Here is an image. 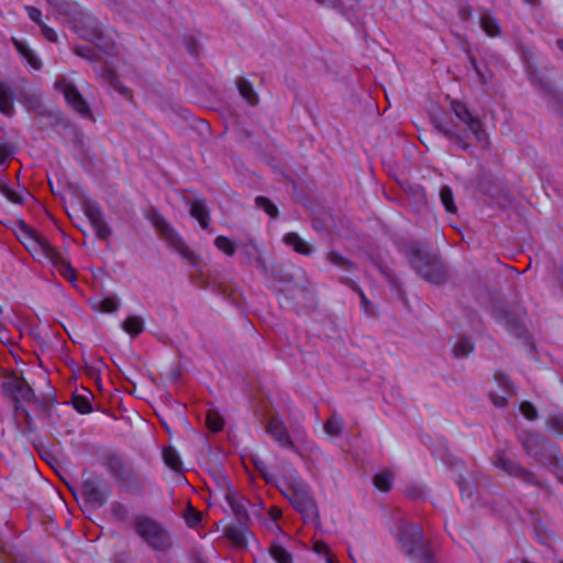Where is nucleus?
<instances>
[{
  "mask_svg": "<svg viewBox=\"0 0 563 563\" xmlns=\"http://www.w3.org/2000/svg\"><path fill=\"white\" fill-rule=\"evenodd\" d=\"M8 153L4 147L0 146V164L7 159Z\"/></svg>",
  "mask_w": 563,
  "mask_h": 563,
  "instance_id": "nucleus-45",
  "label": "nucleus"
},
{
  "mask_svg": "<svg viewBox=\"0 0 563 563\" xmlns=\"http://www.w3.org/2000/svg\"><path fill=\"white\" fill-rule=\"evenodd\" d=\"M474 69H476L477 75H481L479 69H477V66L474 65Z\"/></svg>",
  "mask_w": 563,
  "mask_h": 563,
  "instance_id": "nucleus-54",
  "label": "nucleus"
},
{
  "mask_svg": "<svg viewBox=\"0 0 563 563\" xmlns=\"http://www.w3.org/2000/svg\"><path fill=\"white\" fill-rule=\"evenodd\" d=\"M440 199L448 212L454 213L456 211V207L454 205V199H453V192L450 187L444 186L441 188Z\"/></svg>",
  "mask_w": 563,
  "mask_h": 563,
  "instance_id": "nucleus-30",
  "label": "nucleus"
},
{
  "mask_svg": "<svg viewBox=\"0 0 563 563\" xmlns=\"http://www.w3.org/2000/svg\"><path fill=\"white\" fill-rule=\"evenodd\" d=\"M112 511L121 520H124L128 516V509L121 505L113 506Z\"/></svg>",
  "mask_w": 563,
  "mask_h": 563,
  "instance_id": "nucleus-42",
  "label": "nucleus"
},
{
  "mask_svg": "<svg viewBox=\"0 0 563 563\" xmlns=\"http://www.w3.org/2000/svg\"><path fill=\"white\" fill-rule=\"evenodd\" d=\"M283 240L288 246L292 247L297 253L303 255H308L311 253L310 245L296 233H287L285 234Z\"/></svg>",
  "mask_w": 563,
  "mask_h": 563,
  "instance_id": "nucleus-18",
  "label": "nucleus"
},
{
  "mask_svg": "<svg viewBox=\"0 0 563 563\" xmlns=\"http://www.w3.org/2000/svg\"><path fill=\"white\" fill-rule=\"evenodd\" d=\"M190 214L203 229L208 228L209 211L202 199L196 198L190 201Z\"/></svg>",
  "mask_w": 563,
  "mask_h": 563,
  "instance_id": "nucleus-16",
  "label": "nucleus"
},
{
  "mask_svg": "<svg viewBox=\"0 0 563 563\" xmlns=\"http://www.w3.org/2000/svg\"><path fill=\"white\" fill-rule=\"evenodd\" d=\"M256 206L258 208L263 209L272 218H276L278 216L277 207L271 200H268L265 197H257L256 198Z\"/></svg>",
  "mask_w": 563,
  "mask_h": 563,
  "instance_id": "nucleus-32",
  "label": "nucleus"
},
{
  "mask_svg": "<svg viewBox=\"0 0 563 563\" xmlns=\"http://www.w3.org/2000/svg\"><path fill=\"white\" fill-rule=\"evenodd\" d=\"M12 44L18 51L21 58L24 60L26 66L32 70H40L43 66V63L38 55L30 47L27 42L23 40H19L16 37H12Z\"/></svg>",
  "mask_w": 563,
  "mask_h": 563,
  "instance_id": "nucleus-12",
  "label": "nucleus"
},
{
  "mask_svg": "<svg viewBox=\"0 0 563 563\" xmlns=\"http://www.w3.org/2000/svg\"><path fill=\"white\" fill-rule=\"evenodd\" d=\"M136 533L153 549L165 550L169 545L166 530L154 519L139 516L135 519Z\"/></svg>",
  "mask_w": 563,
  "mask_h": 563,
  "instance_id": "nucleus-5",
  "label": "nucleus"
},
{
  "mask_svg": "<svg viewBox=\"0 0 563 563\" xmlns=\"http://www.w3.org/2000/svg\"><path fill=\"white\" fill-rule=\"evenodd\" d=\"M343 420L341 417L334 415L332 416L324 424V431L329 435L336 437L339 435L343 430Z\"/></svg>",
  "mask_w": 563,
  "mask_h": 563,
  "instance_id": "nucleus-29",
  "label": "nucleus"
},
{
  "mask_svg": "<svg viewBox=\"0 0 563 563\" xmlns=\"http://www.w3.org/2000/svg\"><path fill=\"white\" fill-rule=\"evenodd\" d=\"M56 88L63 92L67 103L77 112L86 115L89 113V107L82 99L78 90L66 79L63 78L55 82Z\"/></svg>",
  "mask_w": 563,
  "mask_h": 563,
  "instance_id": "nucleus-9",
  "label": "nucleus"
},
{
  "mask_svg": "<svg viewBox=\"0 0 563 563\" xmlns=\"http://www.w3.org/2000/svg\"><path fill=\"white\" fill-rule=\"evenodd\" d=\"M155 225L163 239L181 256L189 261L194 258V253L187 247L181 236L164 219L157 218Z\"/></svg>",
  "mask_w": 563,
  "mask_h": 563,
  "instance_id": "nucleus-8",
  "label": "nucleus"
},
{
  "mask_svg": "<svg viewBox=\"0 0 563 563\" xmlns=\"http://www.w3.org/2000/svg\"><path fill=\"white\" fill-rule=\"evenodd\" d=\"M527 3L529 4H533L536 2V0H525Z\"/></svg>",
  "mask_w": 563,
  "mask_h": 563,
  "instance_id": "nucleus-52",
  "label": "nucleus"
},
{
  "mask_svg": "<svg viewBox=\"0 0 563 563\" xmlns=\"http://www.w3.org/2000/svg\"><path fill=\"white\" fill-rule=\"evenodd\" d=\"M41 32L43 34V36L49 41V42H57V34L56 32L49 27L48 25H46L45 23H43L41 26Z\"/></svg>",
  "mask_w": 563,
  "mask_h": 563,
  "instance_id": "nucleus-40",
  "label": "nucleus"
},
{
  "mask_svg": "<svg viewBox=\"0 0 563 563\" xmlns=\"http://www.w3.org/2000/svg\"><path fill=\"white\" fill-rule=\"evenodd\" d=\"M561 563H563V561Z\"/></svg>",
  "mask_w": 563,
  "mask_h": 563,
  "instance_id": "nucleus-57",
  "label": "nucleus"
},
{
  "mask_svg": "<svg viewBox=\"0 0 563 563\" xmlns=\"http://www.w3.org/2000/svg\"><path fill=\"white\" fill-rule=\"evenodd\" d=\"M520 411L528 420H534L538 416L534 406L528 401L521 402Z\"/></svg>",
  "mask_w": 563,
  "mask_h": 563,
  "instance_id": "nucleus-35",
  "label": "nucleus"
},
{
  "mask_svg": "<svg viewBox=\"0 0 563 563\" xmlns=\"http://www.w3.org/2000/svg\"><path fill=\"white\" fill-rule=\"evenodd\" d=\"M494 465L512 476H520L523 473L522 468L505 452L496 455Z\"/></svg>",
  "mask_w": 563,
  "mask_h": 563,
  "instance_id": "nucleus-15",
  "label": "nucleus"
},
{
  "mask_svg": "<svg viewBox=\"0 0 563 563\" xmlns=\"http://www.w3.org/2000/svg\"><path fill=\"white\" fill-rule=\"evenodd\" d=\"M361 299H362V303L367 302V300H366V298H365V296H364V295H362Z\"/></svg>",
  "mask_w": 563,
  "mask_h": 563,
  "instance_id": "nucleus-51",
  "label": "nucleus"
},
{
  "mask_svg": "<svg viewBox=\"0 0 563 563\" xmlns=\"http://www.w3.org/2000/svg\"><path fill=\"white\" fill-rule=\"evenodd\" d=\"M267 432L280 446L290 448L292 445L291 440L287 433L286 427L279 419L273 418L269 420L267 424Z\"/></svg>",
  "mask_w": 563,
  "mask_h": 563,
  "instance_id": "nucleus-13",
  "label": "nucleus"
},
{
  "mask_svg": "<svg viewBox=\"0 0 563 563\" xmlns=\"http://www.w3.org/2000/svg\"><path fill=\"white\" fill-rule=\"evenodd\" d=\"M320 4L328 5L331 4L333 0H317Z\"/></svg>",
  "mask_w": 563,
  "mask_h": 563,
  "instance_id": "nucleus-48",
  "label": "nucleus"
},
{
  "mask_svg": "<svg viewBox=\"0 0 563 563\" xmlns=\"http://www.w3.org/2000/svg\"><path fill=\"white\" fill-rule=\"evenodd\" d=\"M411 264L421 277L432 284H441L445 279L442 265L424 251H418L413 255Z\"/></svg>",
  "mask_w": 563,
  "mask_h": 563,
  "instance_id": "nucleus-7",
  "label": "nucleus"
},
{
  "mask_svg": "<svg viewBox=\"0 0 563 563\" xmlns=\"http://www.w3.org/2000/svg\"><path fill=\"white\" fill-rule=\"evenodd\" d=\"M495 380L498 384V386L504 389L505 391L511 390V382L509 377L504 373H497L495 374Z\"/></svg>",
  "mask_w": 563,
  "mask_h": 563,
  "instance_id": "nucleus-37",
  "label": "nucleus"
},
{
  "mask_svg": "<svg viewBox=\"0 0 563 563\" xmlns=\"http://www.w3.org/2000/svg\"><path fill=\"white\" fill-rule=\"evenodd\" d=\"M19 239L36 261L48 262L60 276L75 285L76 272L64 253L59 252L45 238L30 228H22Z\"/></svg>",
  "mask_w": 563,
  "mask_h": 563,
  "instance_id": "nucleus-1",
  "label": "nucleus"
},
{
  "mask_svg": "<svg viewBox=\"0 0 563 563\" xmlns=\"http://www.w3.org/2000/svg\"><path fill=\"white\" fill-rule=\"evenodd\" d=\"M122 329L131 336H136L144 330V320L137 316H130L122 322Z\"/></svg>",
  "mask_w": 563,
  "mask_h": 563,
  "instance_id": "nucleus-20",
  "label": "nucleus"
},
{
  "mask_svg": "<svg viewBox=\"0 0 563 563\" xmlns=\"http://www.w3.org/2000/svg\"><path fill=\"white\" fill-rule=\"evenodd\" d=\"M269 553L277 563H292L291 553L278 543L272 544Z\"/></svg>",
  "mask_w": 563,
  "mask_h": 563,
  "instance_id": "nucleus-25",
  "label": "nucleus"
},
{
  "mask_svg": "<svg viewBox=\"0 0 563 563\" xmlns=\"http://www.w3.org/2000/svg\"><path fill=\"white\" fill-rule=\"evenodd\" d=\"M474 69H476L477 75H481L479 69H477V66L474 65Z\"/></svg>",
  "mask_w": 563,
  "mask_h": 563,
  "instance_id": "nucleus-53",
  "label": "nucleus"
},
{
  "mask_svg": "<svg viewBox=\"0 0 563 563\" xmlns=\"http://www.w3.org/2000/svg\"><path fill=\"white\" fill-rule=\"evenodd\" d=\"M24 10L26 11L27 13V16L33 21L35 22L38 26H41L44 22L42 21V12L35 8V7H31V5H25L24 7Z\"/></svg>",
  "mask_w": 563,
  "mask_h": 563,
  "instance_id": "nucleus-36",
  "label": "nucleus"
},
{
  "mask_svg": "<svg viewBox=\"0 0 563 563\" xmlns=\"http://www.w3.org/2000/svg\"><path fill=\"white\" fill-rule=\"evenodd\" d=\"M82 495L90 506L101 507L106 503L109 492L107 488L100 487L93 479H85Z\"/></svg>",
  "mask_w": 563,
  "mask_h": 563,
  "instance_id": "nucleus-11",
  "label": "nucleus"
},
{
  "mask_svg": "<svg viewBox=\"0 0 563 563\" xmlns=\"http://www.w3.org/2000/svg\"><path fill=\"white\" fill-rule=\"evenodd\" d=\"M474 69H476L477 75H481L479 69H477V66L474 65Z\"/></svg>",
  "mask_w": 563,
  "mask_h": 563,
  "instance_id": "nucleus-55",
  "label": "nucleus"
},
{
  "mask_svg": "<svg viewBox=\"0 0 563 563\" xmlns=\"http://www.w3.org/2000/svg\"><path fill=\"white\" fill-rule=\"evenodd\" d=\"M229 537H231L232 539H234L236 542H241V539L240 537L238 536V532L236 531H230L229 533Z\"/></svg>",
  "mask_w": 563,
  "mask_h": 563,
  "instance_id": "nucleus-46",
  "label": "nucleus"
},
{
  "mask_svg": "<svg viewBox=\"0 0 563 563\" xmlns=\"http://www.w3.org/2000/svg\"><path fill=\"white\" fill-rule=\"evenodd\" d=\"M49 12L57 20L69 24L82 38L93 42L99 48L102 47L99 27L96 20L87 14L82 8L69 0H46Z\"/></svg>",
  "mask_w": 563,
  "mask_h": 563,
  "instance_id": "nucleus-2",
  "label": "nucleus"
},
{
  "mask_svg": "<svg viewBox=\"0 0 563 563\" xmlns=\"http://www.w3.org/2000/svg\"><path fill=\"white\" fill-rule=\"evenodd\" d=\"M13 110L12 90L7 84L0 82V112L11 117Z\"/></svg>",
  "mask_w": 563,
  "mask_h": 563,
  "instance_id": "nucleus-17",
  "label": "nucleus"
},
{
  "mask_svg": "<svg viewBox=\"0 0 563 563\" xmlns=\"http://www.w3.org/2000/svg\"><path fill=\"white\" fill-rule=\"evenodd\" d=\"M100 75H101V77L109 80L112 84V86L115 88V90H118L122 96H124L125 98H131L130 90L128 88L121 86V84L119 82V79H118V75L112 68H110V67L102 68L100 70Z\"/></svg>",
  "mask_w": 563,
  "mask_h": 563,
  "instance_id": "nucleus-22",
  "label": "nucleus"
},
{
  "mask_svg": "<svg viewBox=\"0 0 563 563\" xmlns=\"http://www.w3.org/2000/svg\"><path fill=\"white\" fill-rule=\"evenodd\" d=\"M331 261L334 264L340 265V266H343V264L345 263V261L338 254H331Z\"/></svg>",
  "mask_w": 563,
  "mask_h": 563,
  "instance_id": "nucleus-44",
  "label": "nucleus"
},
{
  "mask_svg": "<svg viewBox=\"0 0 563 563\" xmlns=\"http://www.w3.org/2000/svg\"><path fill=\"white\" fill-rule=\"evenodd\" d=\"M324 559L325 563H338V561L331 555V553L327 555Z\"/></svg>",
  "mask_w": 563,
  "mask_h": 563,
  "instance_id": "nucleus-47",
  "label": "nucleus"
},
{
  "mask_svg": "<svg viewBox=\"0 0 563 563\" xmlns=\"http://www.w3.org/2000/svg\"><path fill=\"white\" fill-rule=\"evenodd\" d=\"M283 494L299 511L306 522L320 527V515L317 503L311 495L309 486L298 476L291 475L285 483Z\"/></svg>",
  "mask_w": 563,
  "mask_h": 563,
  "instance_id": "nucleus-3",
  "label": "nucleus"
},
{
  "mask_svg": "<svg viewBox=\"0 0 563 563\" xmlns=\"http://www.w3.org/2000/svg\"><path fill=\"white\" fill-rule=\"evenodd\" d=\"M163 459L166 466L169 467L170 470L179 473L183 471L181 459L175 449L165 448L163 450Z\"/></svg>",
  "mask_w": 563,
  "mask_h": 563,
  "instance_id": "nucleus-21",
  "label": "nucleus"
},
{
  "mask_svg": "<svg viewBox=\"0 0 563 563\" xmlns=\"http://www.w3.org/2000/svg\"><path fill=\"white\" fill-rule=\"evenodd\" d=\"M84 212L92 225L97 236L100 239H108L111 234V230L104 222L103 214L99 206L89 201L85 205Z\"/></svg>",
  "mask_w": 563,
  "mask_h": 563,
  "instance_id": "nucleus-10",
  "label": "nucleus"
},
{
  "mask_svg": "<svg viewBox=\"0 0 563 563\" xmlns=\"http://www.w3.org/2000/svg\"><path fill=\"white\" fill-rule=\"evenodd\" d=\"M201 520L200 514L195 511L194 509H189L186 515V521L190 527H195Z\"/></svg>",
  "mask_w": 563,
  "mask_h": 563,
  "instance_id": "nucleus-41",
  "label": "nucleus"
},
{
  "mask_svg": "<svg viewBox=\"0 0 563 563\" xmlns=\"http://www.w3.org/2000/svg\"><path fill=\"white\" fill-rule=\"evenodd\" d=\"M481 27L489 36H496L499 33L497 21L488 14L481 16Z\"/></svg>",
  "mask_w": 563,
  "mask_h": 563,
  "instance_id": "nucleus-28",
  "label": "nucleus"
},
{
  "mask_svg": "<svg viewBox=\"0 0 563 563\" xmlns=\"http://www.w3.org/2000/svg\"><path fill=\"white\" fill-rule=\"evenodd\" d=\"M556 44L559 48L563 52V40H558Z\"/></svg>",
  "mask_w": 563,
  "mask_h": 563,
  "instance_id": "nucleus-49",
  "label": "nucleus"
},
{
  "mask_svg": "<svg viewBox=\"0 0 563 563\" xmlns=\"http://www.w3.org/2000/svg\"><path fill=\"white\" fill-rule=\"evenodd\" d=\"M73 402L75 409L80 413H89L91 411V405L86 397L76 396Z\"/></svg>",
  "mask_w": 563,
  "mask_h": 563,
  "instance_id": "nucleus-34",
  "label": "nucleus"
},
{
  "mask_svg": "<svg viewBox=\"0 0 563 563\" xmlns=\"http://www.w3.org/2000/svg\"><path fill=\"white\" fill-rule=\"evenodd\" d=\"M472 351L473 344L468 339L465 338L459 340L453 347L454 355L457 357L466 356Z\"/></svg>",
  "mask_w": 563,
  "mask_h": 563,
  "instance_id": "nucleus-31",
  "label": "nucleus"
},
{
  "mask_svg": "<svg viewBox=\"0 0 563 563\" xmlns=\"http://www.w3.org/2000/svg\"><path fill=\"white\" fill-rule=\"evenodd\" d=\"M312 550L318 555H324V558L331 553L329 545L320 540L313 542Z\"/></svg>",
  "mask_w": 563,
  "mask_h": 563,
  "instance_id": "nucleus-39",
  "label": "nucleus"
},
{
  "mask_svg": "<svg viewBox=\"0 0 563 563\" xmlns=\"http://www.w3.org/2000/svg\"><path fill=\"white\" fill-rule=\"evenodd\" d=\"M206 423H207V427L209 428V430H211L213 432H218V431L222 430V428L224 426L223 418L221 417V415L218 411H216L213 409H210L207 411Z\"/></svg>",
  "mask_w": 563,
  "mask_h": 563,
  "instance_id": "nucleus-26",
  "label": "nucleus"
},
{
  "mask_svg": "<svg viewBox=\"0 0 563 563\" xmlns=\"http://www.w3.org/2000/svg\"><path fill=\"white\" fill-rule=\"evenodd\" d=\"M451 110L460 123L464 124L468 132L473 135L476 143L483 148H488V134L483 128V122L460 101L451 102Z\"/></svg>",
  "mask_w": 563,
  "mask_h": 563,
  "instance_id": "nucleus-6",
  "label": "nucleus"
},
{
  "mask_svg": "<svg viewBox=\"0 0 563 563\" xmlns=\"http://www.w3.org/2000/svg\"><path fill=\"white\" fill-rule=\"evenodd\" d=\"M490 398H492V401L494 402V405L497 407H504L507 402L505 396H498L493 393L490 394Z\"/></svg>",
  "mask_w": 563,
  "mask_h": 563,
  "instance_id": "nucleus-43",
  "label": "nucleus"
},
{
  "mask_svg": "<svg viewBox=\"0 0 563 563\" xmlns=\"http://www.w3.org/2000/svg\"><path fill=\"white\" fill-rule=\"evenodd\" d=\"M0 191L4 197H7L8 200H10L13 203H22L23 202V199H24L23 194L12 189L8 185H2L0 187Z\"/></svg>",
  "mask_w": 563,
  "mask_h": 563,
  "instance_id": "nucleus-33",
  "label": "nucleus"
},
{
  "mask_svg": "<svg viewBox=\"0 0 563 563\" xmlns=\"http://www.w3.org/2000/svg\"><path fill=\"white\" fill-rule=\"evenodd\" d=\"M435 126L445 137L456 144L460 148L464 151L470 148V144L467 143L464 134L459 132L454 125L446 122H437Z\"/></svg>",
  "mask_w": 563,
  "mask_h": 563,
  "instance_id": "nucleus-14",
  "label": "nucleus"
},
{
  "mask_svg": "<svg viewBox=\"0 0 563 563\" xmlns=\"http://www.w3.org/2000/svg\"><path fill=\"white\" fill-rule=\"evenodd\" d=\"M238 88H239L240 95L243 97V99L247 103L256 104V102H257V95L254 91L252 85L247 80H245V79L239 80Z\"/></svg>",
  "mask_w": 563,
  "mask_h": 563,
  "instance_id": "nucleus-24",
  "label": "nucleus"
},
{
  "mask_svg": "<svg viewBox=\"0 0 563 563\" xmlns=\"http://www.w3.org/2000/svg\"><path fill=\"white\" fill-rule=\"evenodd\" d=\"M222 481H223L224 484L228 483L227 477H223Z\"/></svg>",
  "mask_w": 563,
  "mask_h": 563,
  "instance_id": "nucleus-56",
  "label": "nucleus"
},
{
  "mask_svg": "<svg viewBox=\"0 0 563 563\" xmlns=\"http://www.w3.org/2000/svg\"><path fill=\"white\" fill-rule=\"evenodd\" d=\"M394 483V475L389 471H380L374 477V485L380 492H388Z\"/></svg>",
  "mask_w": 563,
  "mask_h": 563,
  "instance_id": "nucleus-23",
  "label": "nucleus"
},
{
  "mask_svg": "<svg viewBox=\"0 0 563 563\" xmlns=\"http://www.w3.org/2000/svg\"><path fill=\"white\" fill-rule=\"evenodd\" d=\"M214 245L228 256H232L236 251L234 242L223 235H219L214 239Z\"/></svg>",
  "mask_w": 563,
  "mask_h": 563,
  "instance_id": "nucleus-27",
  "label": "nucleus"
},
{
  "mask_svg": "<svg viewBox=\"0 0 563 563\" xmlns=\"http://www.w3.org/2000/svg\"><path fill=\"white\" fill-rule=\"evenodd\" d=\"M77 54L80 55V56H86L84 53H82V49H77Z\"/></svg>",
  "mask_w": 563,
  "mask_h": 563,
  "instance_id": "nucleus-50",
  "label": "nucleus"
},
{
  "mask_svg": "<svg viewBox=\"0 0 563 563\" xmlns=\"http://www.w3.org/2000/svg\"><path fill=\"white\" fill-rule=\"evenodd\" d=\"M552 430L559 434H563V415L553 416L549 421Z\"/></svg>",
  "mask_w": 563,
  "mask_h": 563,
  "instance_id": "nucleus-38",
  "label": "nucleus"
},
{
  "mask_svg": "<svg viewBox=\"0 0 563 563\" xmlns=\"http://www.w3.org/2000/svg\"><path fill=\"white\" fill-rule=\"evenodd\" d=\"M391 532L412 560L431 563L428 550L422 542V531L419 526L400 522Z\"/></svg>",
  "mask_w": 563,
  "mask_h": 563,
  "instance_id": "nucleus-4",
  "label": "nucleus"
},
{
  "mask_svg": "<svg viewBox=\"0 0 563 563\" xmlns=\"http://www.w3.org/2000/svg\"><path fill=\"white\" fill-rule=\"evenodd\" d=\"M92 308L97 311L110 313L118 310L120 306V300L112 296V297H106V298H98L95 299L92 302Z\"/></svg>",
  "mask_w": 563,
  "mask_h": 563,
  "instance_id": "nucleus-19",
  "label": "nucleus"
}]
</instances>
